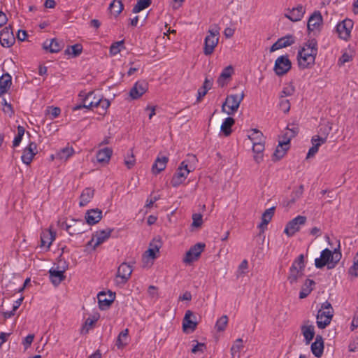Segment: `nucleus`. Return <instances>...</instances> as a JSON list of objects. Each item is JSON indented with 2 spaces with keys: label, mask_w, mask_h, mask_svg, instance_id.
Masks as SVG:
<instances>
[{
  "label": "nucleus",
  "mask_w": 358,
  "mask_h": 358,
  "mask_svg": "<svg viewBox=\"0 0 358 358\" xmlns=\"http://www.w3.org/2000/svg\"><path fill=\"white\" fill-rule=\"evenodd\" d=\"M317 54V42L315 39L308 40L299 50L297 60L301 69H307L315 64Z\"/></svg>",
  "instance_id": "obj_1"
},
{
  "label": "nucleus",
  "mask_w": 358,
  "mask_h": 358,
  "mask_svg": "<svg viewBox=\"0 0 358 358\" xmlns=\"http://www.w3.org/2000/svg\"><path fill=\"white\" fill-rule=\"evenodd\" d=\"M341 257L342 254L340 251V245H338V248L334 249V251L326 248L322 251L320 257L315 259V265L318 268H322L327 265L329 269H331L335 267L336 264L341 259Z\"/></svg>",
  "instance_id": "obj_2"
},
{
  "label": "nucleus",
  "mask_w": 358,
  "mask_h": 358,
  "mask_svg": "<svg viewBox=\"0 0 358 358\" xmlns=\"http://www.w3.org/2000/svg\"><path fill=\"white\" fill-rule=\"evenodd\" d=\"M220 29L217 25L208 29L207 35L204 39L203 53L208 56L213 53L215 47L219 42Z\"/></svg>",
  "instance_id": "obj_3"
},
{
  "label": "nucleus",
  "mask_w": 358,
  "mask_h": 358,
  "mask_svg": "<svg viewBox=\"0 0 358 358\" xmlns=\"http://www.w3.org/2000/svg\"><path fill=\"white\" fill-rule=\"evenodd\" d=\"M245 94L242 92L240 94L228 95L225 101L222 106V111L229 115H232L237 112L241 101L243 100Z\"/></svg>",
  "instance_id": "obj_4"
},
{
  "label": "nucleus",
  "mask_w": 358,
  "mask_h": 358,
  "mask_svg": "<svg viewBox=\"0 0 358 358\" xmlns=\"http://www.w3.org/2000/svg\"><path fill=\"white\" fill-rule=\"evenodd\" d=\"M205 247L206 245L203 243H197L192 246L189 250L186 252L182 260L183 262L186 264H190L196 261L199 258L201 252L204 250Z\"/></svg>",
  "instance_id": "obj_5"
},
{
  "label": "nucleus",
  "mask_w": 358,
  "mask_h": 358,
  "mask_svg": "<svg viewBox=\"0 0 358 358\" xmlns=\"http://www.w3.org/2000/svg\"><path fill=\"white\" fill-rule=\"evenodd\" d=\"M291 67L292 63L288 56L281 55L276 59L273 70L276 75L283 76L290 70Z\"/></svg>",
  "instance_id": "obj_6"
},
{
  "label": "nucleus",
  "mask_w": 358,
  "mask_h": 358,
  "mask_svg": "<svg viewBox=\"0 0 358 358\" xmlns=\"http://www.w3.org/2000/svg\"><path fill=\"white\" fill-rule=\"evenodd\" d=\"M133 269L126 262L122 263L117 271L115 283L117 285H124L129 279Z\"/></svg>",
  "instance_id": "obj_7"
},
{
  "label": "nucleus",
  "mask_w": 358,
  "mask_h": 358,
  "mask_svg": "<svg viewBox=\"0 0 358 358\" xmlns=\"http://www.w3.org/2000/svg\"><path fill=\"white\" fill-rule=\"evenodd\" d=\"M112 231L113 229L109 228L96 231L92 239L88 242L87 245H92L93 247V250H95L97 246L103 243L110 236Z\"/></svg>",
  "instance_id": "obj_8"
},
{
  "label": "nucleus",
  "mask_w": 358,
  "mask_h": 358,
  "mask_svg": "<svg viewBox=\"0 0 358 358\" xmlns=\"http://www.w3.org/2000/svg\"><path fill=\"white\" fill-rule=\"evenodd\" d=\"M148 90V83L144 80H138L129 91V96L135 100L141 97Z\"/></svg>",
  "instance_id": "obj_9"
},
{
  "label": "nucleus",
  "mask_w": 358,
  "mask_h": 358,
  "mask_svg": "<svg viewBox=\"0 0 358 358\" xmlns=\"http://www.w3.org/2000/svg\"><path fill=\"white\" fill-rule=\"evenodd\" d=\"M191 171L181 163L172 177L171 183L173 187H178L187 178Z\"/></svg>",
  "instance_id": "obj_10"
},
{
  "label": "nucleus",
  "mask_w": 358,
  "mask_h": 358,
  "mask_svg": "<svg viewBox=\"0 0 358 358\" xmlns=\"http://www.w3.org/2000/svg\"><path fill=\"white\" fill-rule=\"evenodd\" d=\"M352 27V21L351 20L346 19L339 22L336 25V29L338 36L342 39L347 40L350 35Z\"/></svg>",
  "instance_id": "obj_11"
},
{
  "label": "nucleus",
  "mask_w": 358,
  "mask_h": 358,
  "mask_svg": "<svg viewBox=\"0 0 358 358\" xmlns=\"http://www.w3.org/2000/svg\"><path fill=\"white\" fill-rule=\"evenodd\" d=\"M37 153L36 143L35 142H30L28 145L24 148L21 159L24 164L29 165Z\"/></svg>",
  "instance_id": "obj_12"
},
{
  "label": "nucleus",
  "mask_w": 358,
  "mask_h": 358,
  "mask_svg": "<svg viewBox=\"0 0 358 358\" xmlns=\"http://www.w3.org/2000/svg\"><path fill=\"white\" fill-rule=\"evenodd\" d=\"M15 41L10 27H5L0 32V43L3 47L10 48Z\"/></svg>",
  "instance_id": "obj_13"
},
{
  "label": "nucleus",
  "mask_w": 358,
  "mask_h": 358,
  "mask_svg": "<svg viewBox=\"0 0 358 358\" xmlns=\"http://www.w3.org/2000/svg\"><path fill=\"white\" fill-rule=\"evenodd\" d=\"M198 324L196 316L193 312L190 310L186 311L185 317L182 320V329L184 331H187V329H190L191 331H194Z\"/></svg>",
  "instance_id": "obj_14"
},
{
  "label": "nucleus",
  "mask_w": 358,
  "mask_h": 358,
  "mask_svg": "<svg viewBox=\"0 0 358 358\" xmlns=\"http://www.w3.org/2000/svg\"><path fill=\"white\" fill-rule=\"evenodd\" d=\"M99 306L101 310L108 308L115 298V294L108 291V296L104 292H101L97 296Z\"/></svg>",
  "instance_id": "obj_15"
},
{
  "label": "nucleus",
  "mask_w": 358,
  "mask_h": 358,
  "mask_svg": "<svg viewBox=\"0 0 358 358\" xmlns=\"http://www.w3.org/2000/svg\"><path fill=\"white\" fill-rule=\"evenodd\" d=\"M333 317L332 310H319L317 315V325L320 329H324L329 324Z\"/></svg>",
  "instance_id": "obj_16"
},
{
  "label": "nucleus",
  "mask_w": 358,
  "mask_h": 358,
  "mask_svg": "<svg viewBox=\"0 0 358 358\" xmlns=\"http://www.w3.org/2000/svg\"><path fill=\"white\" fill-rule=\"evenodd\" d=\"M294 43H295L294 36H293L292 35H287L285 36H283V37L278 39V41L271 45V47L270 48V51L271 52L276 51L279 49L289 46V45L294 44Z\"/></svg>",
  "instance_id": "obj_17"
},
{
  "label": "nucleus",
  "mask_w": 358,
  "mask_h": 358,
  "mask_svg": "<svg viewBox=\"0 0 358 358\" xmlns=\"http://www.w3.org/2000/svg\"><path fill=\"white\" fill-rule=\"evenodd\" d=\"M305 12V8L302 5H298L292 10H288L285 16L292 22H297L302 19Z\"/></svg>",
  "instance_id": "obj_18"
},
{
  "label": "nucleus",
  "mask_w": 358,
  "mask_h": 358,
  "mask_svg": "<svg viewBox=\"0 0 358 358\" xmlns=\"http://www.w3.org/2000/svg\"><path fill=\"white\" fill-rule=\"evenodd\" d=\"M56 236V232L51 228L42 231L41 234V247L49 248Z\"/></svg>",
  "instance_id": "obj_19"
},
{
  "label": "nucleus",
  "mask_w": 358,
  "mask_h": 358,
  "mask_svg": "<svg viewBox=\"0 0 358 358\" xmlns=\"http://www.w3.org/2000/svg\"><path fill=\"white\" fill-rule=\"evenodd\" d=\"M79 96L82 98L83 104H78L73 107V110H78L82 108H92V101H89L92 96L94 99L95 98V94L94 92H90L87 94L80 92Z\"/></svg>",
  "instance_id": "obj_20"
},
{
  "label": "nucleus",
  "mask_w": 358,
  "mask_h": 358,
  "mask_svg": "<svg viewBox=\"0 0 358 358\" xmlns=\"http://www.w3.org/2000/svg\"><path fill=\"white\" fill-rule=\"evenodd\" d=\"M289 138L283 141H279L278 145L273 155V160H280L285 156L289 148Z\"/></svg>",
  "instance_id": "obj_21"
},
{
  "label": "nucleus",
  "mask_w": 358,
  "mask_h": 358,
  "mask_svg": "<svg viewBox=\"0 0 358 358\" xmlns=\"http://www.w3.org/2000/svg\"><path fill=\"white\" fill-rule=\"evenodd\" d=\"M67 268V266H63L61 270L51 268L49 271L50 278L52 284L55 286L58 285L62 281L65 279L64 273Z\"/></svg>",
  "instance_id": "obj_22"
},
{
  "label": "nucleus",
  "mask_w": 358,
  "mask_h": 358,
  "mask_svg": "<svg viewBox=\"0 0 358 358\" xmlns=\"http://www.w3.org/2000/svg\"><path fill=\"white\" fill-rule=\"evenodd\" d=\"M322 23V17L320 11H315L309 17L308 21V29L310 31H315L319 28Z\"/></svg>",
  "instance_id": "obj_23"
},
{
  "label": "nucleus",
  "mask_w": 358,
  "mask_h": 358,
  "mask_svg": "<svg viewBox=\"0 0 358 358\" xmlns=\"http://www.w3.org/2000/svg\"><path fill=\"white\" fill-rule=\"evenodd\" d=\"M12 85V77L8 73L0 77V97L8 92Z\"/></svg>",
  "instance_id": "obj_24"
},
{
  "label": "nucleus",
  "mask_w": 358,
  "mask_h": 358,
  "mask_svg": "<svg viewBox=\"0 0 358 358\" xmlns=\"http://www.w3.org/2000/svg\"><path fill=\"white\" fill-rule=\"evenodd\" d=\"M311 352L316 357H321L324 351V341L322 336L317 335L315 342L311 344Z\"/></svg>",
  "instance_id": "obj_25"
},
{
  "label": "nucleus",
  "mask_w": 358,
  "mask_h": 358,
  "mask_svg": "<svg viewBox=\"0 0 358 358\" xmlns=\"http://www.w3.org/2000/svg\"><path fill=\"white\" fill-rule=\"evenodd\" d=\"M43 47L45 50H48L50 52H58L64 47V43L62 41H58L56 38H52L50 41H45L43 44Z\"/></svg>",
  "instance_id": "obj_26"
},
{
  "label": "nucleus",
  "mask_w": 358,
  "mask_h": 358,
  "mask_svg": "<svg viewBox=\"0 0 358 358\" xmlns=\"http://www.w3.org/2000/svg\"><path fill=\"white\" fill-rule=\"evenodd\" d=\"M85 217L87 224H97L102 217V211L98 208L88 210Z\"/></svg>",
  "instance_id": "obj_27"
},
{
  "label": "nucleus",
  "mask_w": 358,
  "mask_h": 358,
  "mask_svg": "<svg viewBox=\"0 0 358 358\" xmlns=\"http://www.w3.org/2000/svg\"><path fill=\"white\" fill-rule=\"evenodd\" d=\"M233 73L234 68L232 67V66H228L225 67L221 72L219 78H217V85L221 87L225 86L227 84V80L231 78Z\"/></svg>",
  "instance_id": "obj_28"
},
{
  "label": "nucleus",
  "mask_w": 358,
  "mask_h": 358,
  "mask_svg": "<svg viewBox=\"0 0 358 358\" xmlns=\"http://www.w3.org/2000/svg\"><path fill=\"white\" fill-rule=\"evenodd\" d=\"M168 162L169 158L166 156L157 157L152 166L153 173L158 174L164 170Z\"/></svg>",
  "instance_id": "obj_29"
},
{
  "label": "nucleus",
  "mask_w": 358,
  "mask_h": 358,
  "mask_svg": "<svg viewBox=\"0 0 358 358\" xmlns=\"http://www.w3.org/2000/svg\"><path fill=\"white\" fill-rule=\"evenodd\" d=\"M113 154V150L110 148H104L96 153V160L99 163L107 164L109 162Z\"/></svg>",
  "instance_id": "obj_30"
},
{
  "label": "nucleus",
  "mask_w": 358,
  "mask_h": 358,
  "mask_svg": "<svg viewBox=\"0 0 358 358\" xmlns=\"http://www.w3.org/2000/svg\"><path fill=\"white\" fill-rule=\"evenodd\" d=\"M264 144L265 141L252 145L253 158L257 164H259L263 160V152L265 148Z\"/></svg>",
  "instance_id": "obj_31"
},
{
  "label": "nucleus",
  "mask_w": 358,
  "mask_h": 358,
  "mask_svg": "<svg viewBox=\"0 0 358 358\" xmlns=\"http://www.w3.org/2000/svg\"><path fill=\"white\" fill-rule=\"evenodd\" d=\"M304 270L299 269L296 267V262H293L292 266L289 268V275L288 280L291 284L297 282L298 279L303 275Z\"/></svg>",
  "instance_id": "obj_32"
},
{
  "label": "nucleus",
  "mask_w": 358,
  "mask_h": 358,
  "mask_svg": "<svg viewBox=\"0 0 358 358\" xmlns=\"http://www.w3.org/2000/svg\"><path fill=\"white\" fill-rule=\"evenodd\" d=\"M315 282L313 280L307 279L301 287V290L299 293V298L302 299L307 297L313 289V286L315 285Z\"/></svg>",
  "instance_id": "obj_33"
},
{
  "label": "nucleus",
  "mask_w": 358,
  "mask_h": 358,
  "mask_svg": "<svg viewBox=\"0 0 358 358\" xmlns=\"http://www.w3.org/2000/svg\"><path fill=\"white\" fill-rule=\"evenodd\" d=\"M235 120L231 117H228L223 121L220 129L225 136H229L231 132V127L234 124Z\"/></svg>",
  "instance_id": "obj_34"
},
{
  "label": "nucleus",
  "mask_w": 358,
  "mask_h": 358,
  "mask_svg": "<svg viewBox=\"0 0 358 358\" xmlns=\"http://www.w3.org/2000/svg\"><path fill=\"white\" fill-rule=\"evenodd\" d=\"M124 9V6L120 0H113L109 5L108 10L110 13L113 15L115 17L119 15L122 10Z\"/></svg>",
  "instance_id": "obj_35"
},
{
  "label": "nucleus",
  "mask_w": 358,
  "mask_h": 358,
  "mask_svg": "<svg viewBox=\"0 0 358 358\" xmlns=\"http://www.w3.org/2000/svg\"><path fill=\"white\" fill-rule=\"evenodd\" d=\"M94 196V189L91 188H85L80 197V206H86L92 199V198Z\"/></svg>",
  "instance_id": "obj_36"
},
{
  "label": "nucleus",
  "mask_w": 358,
  "mask_h": 358,
  "mask_svg": "<svg viewBox=\"0 0 358 358\" xmlns=\"http://www.w3.org/2000/svg\"><path fill=\"white\" fill-rule=\"evenodd\" d=\"M249 139L254 143H259L265 141L264 136L262 131L257 129H251L248 135Z\"/></svg>",
  "instance_id": "obj_37"
},
{
  "label": "nucleus",
  "mask_w": 358,
  "mask_h": 358,
  "mask_svg": "<svg viewBox=\"0 0 358 358\" xmlns=\"http://www.w3.org/2000/svg\"><path fill=\"white\" fill-rule=\"evenodd\" d=\"M301 331L305 338L306 344H309L315 336L314 327L313 325H303L301 327Z\"/></svg>",
  "instance_id": "obj_38"
},
{
  "label": "nucleus",
  "mask_w": 358,
  "mask_h": 358,
  "mask_svg": "<svg viewBox=\"0 0 358 358\" xmlns=\"http://www.w3.org/2000/svg\"><path fill=\"white\" fill-rule=\"evenodd\" d=\"M212 85L213 80L206 78L202 87L198 90L197 101H201V99L207 94L208 91L211 89Z\"/></svg>",
  "instance_id": "obj_39"
},
{
  "label": "nucleus",
  "mask_w": 358,
  "mask_h": 358,
  "mask_svg": "<svg viewBox=\"0 0 358 358\" xmlns=\"http://www.w3.org/2000/svg\"><path fill=\"white\" fill-rule=\"evenodd\" d=\"M197 162V158L194 155H188L187 158L183 160L181 164L192 172L196 169Z\"/></svg>",
  "instance_id": "obj_40"
},
{
  "label": "nucleus",
  "mask_w": 358,
  "mask_h": 358,
  "mask_svg": "<svg viewBox=\"0 0 358 358\" xmlns=\"http://www.w3.org/2000/svg\"><path fill=\"white\" fill-rule=\"evenodd\" d=\"M128 334L129 330L126 329L122 331L118 335L115 343V345L117 347L118 349H122L127 345L126 340L127 339Z\"/></svg>",
  "instance_id": "obj_41"
},
{
  "label": "nucleus",
  "mask_w": 358,
  "mask_h": 358,
  "mask_svg": "<svg viewBox=\"0 0 358 358\" xmlns=\"http://www.w3.org/2000/svg\"><path fill=\"white\" fill-rule=\"evenodd\" d=\"M83 46L80 43H76L73 45L69 46L65 50L66 55H71L73 57H76L82 53Z\"/></svg>",
  "instance_id": "obj_42"
},
{
  "label": "nucleus",
  "mask_w": 358,
  "mask_h": 358,
  "mask_svg": "<svg viewBox=\"0 0 358 358\" xmlns=\"http://www.w3.org/2000/svg\"><path fill=\"white\" fill-rule=\"evenodd\" d=\"M152 3V0H137L136 4L132 8L133 13H138L148 8Z\"/></svg>",
  "instance_id": "obj_43"
},
{
  "label": "nucleus",
  "mask_w": 358,
  "mask_h": 358,
  "mask_svg": "<svg viewBox=\"0 0 358 358\" xmlns=\"http://www.w3.org/2000/svg\"><path fill=\"white\" fill-rule=\"evenodd\" d=\"M74 153V150L72 148L66 147L61 149L57 154L58 158L62 160H66L71 157Z\"/></svg>",
  "instance_id": "obj_44"
},
{
  "label": "nucleus",
  "mask_w": 358,
  "mask_h": 358,
  "mask_svg": "<svg viewBox=\"0 0 358 358\" xmlns=\"http://www.w3.org/2000/svg\"><path fill=\"white\" fill-rule=\"evenodd\" d=\"M275 209V207H271L264 211L262 216L261 224H268L271 222L274 215Z\"/></svg>",
  "instance_id": "obj_45"
},
{
  "label": "nucleus",
  "mask_w": 358,
  "mask_h": 358,
  "mask_svg": "<svg viewBox=\"0 0 358 358\" xmlns=\"http://www.w3.org/2000/svg\"><path fill=\"white\" fill-rule=\"evenodd\" d=\"M92 108L100 106L103 110H106L110 105V101L106 99H101L98 97L96 101H92Z\"/></svg>",
  "instance_id": "obj_46"
},
{
  "label": "nucleus",
  "mask_w": 358,
  "mask_h": 358,
  "mask_svg": "<svg viewBox=\"0 0 358 358\" xmlns=\"http://www.w3.org/2000/svg\"><path fill=\"white\" fill-rule=\"evenodd\" d=\"M25 129L24 127L19 125L17 127V134L14 138V140L13 141V147H17L22 139L23 136L24 135Z\"/></svg>",
  "instance_id": "obj_47"
},
{
  "label": "nucleus",
  "mask_w": 358,
  "mask_h": 358,
  "mask_svg": "<svg viewBox=\"0 0 358 358\" xmlns=\"http://www.w3.org/2000/svg\"><path fill=\"white\" fill-rule=\"evenodd\" d=\"M124 48V41H120L112 43L110 47V54L111 55H116L120 52L122 48Z\"/></svg>",
  "instance_id": "obj_48"
},
{
  "label": "nucleus",
  "mask_w": 358,
  "mask_h": 358,
  "mask_svg": "<svg viewBox=\"0 0 358 358\" xmlns=\"http://www.w3.org/2000/svg\"><path fill=\"white\" fill-rule=\"evenodd\" d=\"M327 141V137H320V136H313L311 139L312 147L318 150L320 145Z\"/></svg>",
  "instance_id": "obj_49"
},
{
  "label": "nucleus",
  "mask_w": 358,
  "mask_h": 358,
  "mask_svg": "<svg viewBox=\"0 0 358 358\" xmlns=\"http://www.w3.org/2000/svg\"><path fill=\"white\" fill-rule=\"evenodd\" d=\"M228 322V317L227 315H223L219 318L215 324V328L217 331H222L225 329Z\"/></svg>",
  "instance_id": "obj_50"
},
{
  "label": "nucleus",
  "mask_w": 358,
  "mask_h": 358,
  "mask_svg": "<svg viewBox=\"0 0 358 358\" xmlns=\"http://www.w3.org/2000/svg\"><path fill=\"white\" fill-rule=\"evenodd\" d=\"M65 227L64 229L71 235L80 234L84 232L81 228L77 225H63Z\"/></svg>",
  "instance_id": "obj_51"
},
{
  "label": "nucleus",
  "mask_w": 358,
  "mask_h": 358,
  "mask_svg": "<svg viewBox=\"0 0 358 358\" xmlns=\"http://www.w3.org/2000/svg\"><path fill=\"white\" fill-rule=\"evenodd\" d=\"M242 343L243 340L241 338H238L236 340L234 344L231 348V353L233 357L235 356L236 353L239 352L240 350L243 348V345Z\"/></svg>",
  "instance_id": "obj_52"
},
{
  "label": "nucleus",
  "mask_w": 358,
  "mask_h": 358,
  "mask_svg": "<svg viewBox=\"0 0 358 358\" xmlns=\"http://www.w3.org/2000/svg\"><path fill=\"white\" fill-rule=\"evenodd\" d=\"M2 105L4 106L3 110L4 113L9 114L10 116H12L14 113L12 105L7 102L6 99L2 96Z\"/></svg>",
  "instance_id": "obj_53"
},
{
  "label": "nucleus",
  "mask_w": 358,
  "mask_h": 358,
  "mask_svg": "<svg viewBox=\"0 0 358 358\" xmlns=\"http://www.w3.org/2000/svg\"><path fill=\"white\" fill-rule=\"evenodd\" d=\"M295 91L294 87L292 85H288L283 87L282 92H280V97H286L289 96H292Z\"/></svg>",
  "instance_id": "obj_54"
},
{
  "label": "nucleus",
  "mask_w": 358,
  "mask_h": 358,
  "mask_svg": "<svg viewBox=\"0 0 358 358\" xmlns=\"http://www.w3.org/2000/svg\"><path fill=\"white\" fill-rule=\"evenodd\" d=\"M299 230V225H287L284 232L288 236H293L296 231Z\"/></svg>",
  "instance_id": "obj_55"
},
{
  "label": "nucleus",
  "mask_w": 358,
  "mask_h": 358,
  "mask_svg": "<svg viewBox=\"0 0 358 358\" xmlns=\"http://www.w3.org/2000/svg\"><path fill=\"white\" fill-rule=\"evenodd\" d=\"M303 187L301 185L299 188L292 193L293 198L287 203V206H289L295 202L303 194Z\"/></svg>",
  "instance_id": "obj_56"
},
{
  "label": "nucleus",
  "mask_w": 358,
  "mask_h": 358,
  "mask_svg": "<svg viewBox=\"0 0 358 358\" xmlns=\"http://www.w3.org/2000/svg\"><path fill=\"white\" fill-rule=\"evenodd\" d=\"M34 339V334H29L24 338V340L22 341V345L25 350H27L31 346Z\"/></svg>",
  "instance_id": "obj_57"
},
{
  "label": "nucleus",
  "mask_w": 358,
  "mask_h": 358,
  "mask_svg": "<svg viewBox=\"0 0 358 358\" xmlns=\"http://www.w3.org/2000/svg\"><path fill=\"white\" fill-rule=\"evenodd\" d=\"M135 158L132 152H131V155L127 156L124 159V164L127 166L128 169L132 168L135 164Z\"/></svg>",
  "instance_id": "obj_58"
},
{
  "label": "nucleus",
  "mask_w": 358,
  "mask_h": 358,
  "mask_svg": "<svg viewBox=\"0 0 358 358\" xmlns=\"http://www.w3.org/2000/svg\"><path fill=\"white\" fill-rule=\"evenodd\" d=\"M280 108L284 113H287L290 109V103L287 99H282L280 101Z\"/></svg>",
  "instance_id": "obj_59"
},
{
  "label": "nucleus",
  "mask_w": 358,
  "mask_h": 358,
  "mask_svg": "<svg viewBox=\"0 0 358 358\" xmlns=\"http://www.w3.org/2000/svg\"><path fill=\"white\" fill-rule=\"evenodd\" d=\"M206 349V345L202 343H198L195 346H194L192 349V353H196L198 352H203Z\"/></svg>",
  "instance_id": "obj_60"
},
{
  "label": "nucleus",
  "mask_w": 358,
  "mask_h": 358,
  "mask_svg": "<svg viewBox=\"0 0 358 358\" xmlns=\"http://www.w3.org/2000/svg\"><path fill=\"white\" fill-rule=\"evenodd\" d=\"M306 222V217L302 215H298L292 220H290L288 224H305Z\"/></svg>",
  "instance_id": "obj_61"
},
{
  "label": "nucleus",
  "mask_w": 358,
  "mask_h": 358,
  "mask_svg": "<svg viewBox=\"0 0 358 358\" xmlns=\"http://www.w3.org/2000/svg\"><path fill=\"white\" fill-rule=\"evenodd\" d=\"M294 262H296V267H298L299 269L304 270L305 264L303 255H300Z\"/></svg>",
  "instance_id": "obj_62"
},
{
  "label": "nucleus",
  "mask_w": 358,
  "mask_h": 358,
  "mask_svg": "<svg viewBox=\"0 0 358 358\" xmlns=\"http://www.w3.org/2000/svg\"><path fill=\"white\" fill-rule=\"evenodd\" d=\"M159 199V196L156 195H150L149 198H148L146 201L145 207L151 208L153 206L154 203Z\"/></svg>",
  "instance_id": "obj_63"
},
{
  "label": "nucleus",
  "mask_w": 358,
  "mask_h": 358,
  "mask_svg": "<svg viewBox=\"0 0 358 358\" xmlns=\"http://www.w3.org/2000/svg\"><path fill=\"white\" fill-rule=\"evenodd\" d=\"M162 247L161 242L159 241H156L154 239L150 243V248H152L154 249L155 252H159L160 248Z\"/></svg>",
  "instance_id": "obj_64"
}]
</instances>
